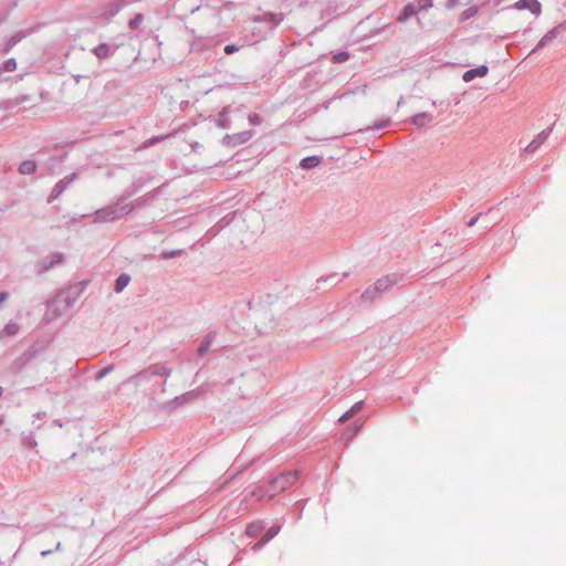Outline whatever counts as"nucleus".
<instances>
[{
	"label": "nucleus",
	"mask_w": 566,
	"mask_h": 566,
	"mask_svg": "<svg viewBox=\"0 0 566 566\" xmlns=\"http://www.w3.org/2000/svg\"><path fill=\"white\" fill-rule=\"evenodd\" d=\"M146 180L143 178H138L133 181V193L138 191L144 185ZM132 196V192L127 195H123L119 200L112 206H106L101 209H97L94 212L95 222H112L119 220L126 216H128L134 210V205H122L127 198Z\"/></svg>",
	"instance_id": "obj_1"
},
{
	"label": "nucleus",
	"mask_w": 566,
	"mask_h": 566,
	"mask_svg": "<svg viewBox=\"0 0 566 566\" xmlns=\"http://www.w3.org/2000/svg\"><path fill=\"white\" fill-rule=\"evenodd\" d=\"M171 375V369L166 365H150L137 374L128 377L124 384L139 386L143 381L150 380L156 376H165L169 377Z\"/></svg>",
	"instance_id": "obj_2"
},
{
	"label": "nucleus",
	"mask_w": 566,
	"mask_h": 566,
	"mask_svg": "<svg viewBox=\"0 0 566 566\" xmlns=\"http://www.w3.org/2000/svg\"><path fill=\"white\" fill-rule=\"evenodd\" d=\"M298 479L297 471H287L279 474L269 480V489L271 493H269V499H273L276 494L287 490L292 486L296 480Z\"/></svg>",
	"instance_id": "obj_3"
},
{
	"label": "nucleus",
	"mask_w": 566,
	"mask_h": 566,
	"mask_svg": "<svg viewBox=\"0 0 566 566\" xmlns=\"http://www.w3.org/2000/svg\"><path fill=\"white\" fill-rule=\"evenodd\" d=\"M64 254L62 252H53L41 260H39L34 264V271L36 275H43L48 271L52 270L53 268L62 264L64 262Z\"/></svg>",
	"instance_id": "obj_4"
},
{
	"label": "nucleus",
	"mask_w": 566,
	"mask_h": 566,
	"mask_svg": "<svg viewBox=\"0 0 566 566\" xmlns=\"http://www.w3.org/2000/svg\"><path fill=\"white\" fill-rule=\"evenodd\" d=\"M136 0H109L108 2H105L102 4L99 11L101 15L109 20L111 18L115 17L124 7L135 2Z\"/></svg>",
	"instance_id": "obj_5"
},
{
	"label": "nucleus",
	"mask_w": 566,
	"mask_h": 566,
	"mask_svg": "<svg viewBox=\"0 0 566 566\" xmlns=\"http://www.w3.org/2000/svg\"><path fill=\"white\" fill-rule=\"evenodd\" d=\"M254 136V132L251 129L243 130L235 134H227L222 138V144L227 147H237L248 143Z\"/></svg>",
	"instance_id": "obj_6"
},
{
	"label": "nucleus",
	"mask_w": 566,
	"mask_h": 566,
	"mask_svg": "<svg viewBox=\"0 0 566 566\" xmlns=\"http://www.w3.org/2000/svg\"><path fill=\"white\" fill-rule=\"evenodd\" d=\"M38 354L35 348H29L20 356H18L10 365V371L13 374L20 373Z\"/></svg>",
	"instance_id": "obj_7"
},
{
	"label": "nucleus",
	"mask_w": 566,
	"mask_h": 566,
	"mask_svg": "<svg viewBox=\"0 0 566 566\" xmlns=\"http://www.w3.org/2000/svg\"><path fill=\"white\" fill-rule=\"evenodd\" d=\"M77 174L73 172L63 179L59 180L52 189V192L49 198V202L57 199L67 188L76 179Z\"/></svg>",
	"instance_id": "obj_8"
},
{
	"label": "nucleus",
	"mask_w": 566,
	"mask_h": 566,
	"mask_svg": "<svg viewBox=\"0 0 566 566\" xmlns=\"http://www.w3.org/2000/svg\"><path fill=\"white\" fill-rule=\"evenodd\" d=\"M253 21L256 23L265 24L266 30L272 31L282 22V17L271 12H266L260 15H255L253 18Z\"/></svg>",
	"instance_id": "obj_9"
},
{
	"label": "nucleus",
	"mask_w": 566,
	"mask_h": 566,
	"mask_svg": "<svg viewBox=\"0 0 566 566\" xmlns=\"http://www.w3.org/2000/svg\"><path fill=\"white\" fill-rule=\"evenodd\" d=\"M397 282L398 275L391 274L378 279L373 285L381 296L384 293L389 292Z\"/></svg>",
	"instance_id": "obj_10"
},
{
	"label": "nucleus",
	"mask_w": 566,
	"mask_h": 566,
	"mask_svg": "<svg viewBox=\"0 0 566 566\" xmlns=\"http://www.w3.org/2000/svg\"><path fill=\"white\" fill-rule=\"evenodd\" d=\"M554 125L547 127L546 129L542 130L539 134H537L533 140L525 147V151L527 153H534L536 151L549 137V135L553 132Z\"/></svg>",
	"instance_id": "obj_11"
},
{
	"label": "nucleus",
	"mask_w": 566,
	"mask_h": 566,
	"mask_svg": "<svg viewBox=\"0 0 566 566\" xmlns=\"http://www.w3.org/2000/svg\"><path fill=\"white\" fill-rule=\"evenodd\" d=\"M564 30L563 25H557L551 29L544 36L538 41L536 46L532 50L531 54L547 46L553 40H555L560 32Z\"/></svg>",
	"instance_id": "obj_12"
},
{
	"label": "nucleus",
	"mask_w": 566,
	"mask_h": 566,
	"mask_svg": "<svg viewBox=\"0 0 566 566\" xmlns=\"http://www.w3.org/2000/svg\"><path fill=\"white\" fill-rule=\"evenodd\" d=\"M514 8L517 10H530L535 15H539L542 12V6L538 0H518L514 3Z\"/></svg>",
	"instance_id": "obj_13"
},
{
	"label": "nucleus",
	"mask_w": 566,
	"mask_h": 566,
	"mask_svg": "<svg viewBox=\"0 0 566 566\" xmlns=\"http://www.w3.org/2000/svg\"><path fill=\"white\" fill-rule=\"evenodd\" d=\"M32 30H21L15 32L13 35H11L3 48V52L7 53L11 49H13L19 42H21L24 38H27L29 34H31Z\"/></svg>",
	"instance_id": "obj_14"
},
{
	"label": "nucleus",
	"mask_w": 566,
	"mask_h": 566,
	"mask_svg": "<svg viewBox=\"0 0 566 566\" xmlns=\"http://www.w3.org/2000/svg\"><path fill=\"white\" fill-rule=\"evenodd\" d=\"M489 73V67L486 65H480L474 69H470L464 72L462 78L464 82H471L475 77H483Z\"/></svg>",
	"instance_id": "obj_15"
},
{
	"label": "nucleus",
	"mask_w": 566,
	"mask_h": 566,
	"mask_svg": "<svg viewBox=\"0 0 566 566\" xmlns=\"http://www.w3.org/2000/svg\"><path fill=\"white\" fill-rule=\"evenodd\" d=\"M269 493H271L269 485H259L253 491H251L248 495L244 496V502H248V497H255L256 501H270Z\"/></svg>",
	"instance_id": "obj_16"
},
{
	"label": "nucleus",
	"mask_w": 566,
	"mask_h": 566,
	"mask_svg": "<svg viewBox=\"0 0 566 566\" xmlns=\"http://www.w3.org/2000/svg\"><path fill=\"white\" fill-rule=\"evenodd\" d=\"M432 120H433V116L426 112L416 114L410 118V122L418 128L424 127Z\"/></svg>",
	"instance_id": "obj_17"
},
{
	"label": "nucleus",
	"mask_w": 566,
	"mask_h": 566,
	"mask_svg": "<svg viewBox=\"0 0 566 566\" xmlns=\"http://www.w3.org/2000/svg\"><path fill=\"white\" fill-rule=\"evenodd\" d=\"M230 107H223L217 116V126L222 129H228L231 127V123L229 120Z\"/></svg>",
	"instance_id": "obj_18"
},
{
	"label": "nucleus",
	"mask_w": 566,
	"mask_h": 566,
	"mask_svg": "<svg viewBox=\"0 0 566 566\" xmlns=\"http://www.w3.org/2000/svg\"><path fill=\"white\" fill-rule=\"evenodd\" d=\"M214 339H216V332H209L203 337V340L201 342L200 346L198 347V350H197L198 355L202 356L206 353H208L210 350V346Z\"/></svg>",
	"instance_id": "obj_19"
},
{
	"label": "nucleus",
	"mask_w": 566,
	"mask_h": 566,
	"mask_svg": "<svg viewBox=\"0 0 566 566\" xmlns=\"http://www.w3.org/2000/svg\"><path fill=\"white\" fill-rule=\"evenodd\" d=\"M380 294L376 289H374V285H369L360 295V301L364 303H371L375 300L379 298Z\"/></svg>",
	"instance_id": "obj_20"
},
{
	"label": "nucleus",
	"mask_w": 566,
	"mask_h": 566,
	"mask_svg": "<svg viewBox=\"0 0 566 566\" xmlns=\"http://www.w3.org/2000/svg\"><path fill=\"white\" fill-rule=\"evenodd\" d=\"M197 397H198V392H197V391H195V390H191V391H188V392H186V394H184V395H181V396H177V397L171 401V403H172L174 406H176V407H177V406H181V405H184V403H186V402H189V401H191V400L196 399Z\"/></svg>",
	"instance_id": "obj_21"
},
{
	"label": "nucleus",
	"mask_w": 566,
	"mask_h": 566,
	"mask_svg": "<svg viewBox=\"0 0 566 566\" xmlns=\"http://www.w3.org/2000/svg\"><path fill=\"white\" fill-rule=\"evenodd\" d=\"M418 10L419 9L415 4H412V3L407 4L403 8L402 13L397 18V21L401 22V23L406 22L408 19L413 17L418 12Z\"/></svg>",
	"instance_id": "obj_22"
},
{
	"label": "nucleus",
	"mask_w": 566,
	"mask_h": 566,
	"mask_svg": "<svg viewBox=\"0 0 566 566\" xmlns=\"http://www.w3.org/2000/svg\"><path fill=\"white\" fill-rule=\"evenodd\" d=\"M94 54L97 59L104 60L111 56L114 52L111 51V48L107 43H101L93 50Z\"/></svg>",
	"instance_id": "obj_23"
},
{
	"label": "nucleus",
	"mask_w": 566,
	"mask_h": 566,
	"mask_svg": "<svg viewBox=\"0 0 566 566\" xmlns=\"http://www.w3.org/2000/svg\"><path fill=\"white\" fill-rule=\"evenodd\" d=\"M130 275L127 273H122L115 281L114 291L116 293H120L129 284Z\"/></svg>",
	"instance_id": "obj_24"
},
{
	"label": "nucleus",
	"mask_w": 566,
	"mask_h": 566,
	"mask_svg": "<svg viewBox=\"0 0 566 566\" xmlns=\"http://www.w3.org/2000/svg\"><path fill=\"white\" fill-rule=\"evenodd\" d=\"M319 164H321V157L307 156L301 160L300 166L303 169H312V168L317 167Z\"/></svg>",
	"instance_id": "obj_25"
},
{
	"label": "nucleus",
	"mask_w": 566,
	"mask_h": 566,
	"mask_svg": "<svg viewBox=\"0 0 566 566\" xmlns=\"http://www.w3.org/2000/svg\"><path fill=\"white\" fill-rule=\"evenodd\" d=\"M364 406V401H358L352 406L350 409H348L344 415L339 417L340 422H345L349 420L352 417H354Z\"/></svg>",
	"instance_id": "obj_26"
},
{
	"label": "nucleus",
	"mask_w": 566,
	"mask_h": 566,
	"mask_svg": "<svg viewBox=\"0 0 566 566\" xmlns=\"http://www.w3.org/2000/svg\"><path fill=\"white\" fill-rule=\"evenodd\" d=\"M36 170V163L34 160H24L19 166V172L22 175H31Z\"/></svg>",
	"instance_id": "obj_27"
},
{
	"label": "nucleus",
	"mask_w": 566,
	"mask_h": 566,
	"mask_svg": "<svg viewBox=\"0 0 566 566\" xmlns=\"http://www.w3.org/2000/svg\"><path fill=\"white\" fill-rule=\"evenodd\" d=\"M30 99H31V97L29 95H27V94L15 96V97L7 101L6 108H10V107H14V106L21 105L23 103L29 102Z\"/></svg>",
	"instance_id": "obj_28"
},
{
	"label": "nucleus",
	"mask_w": 566,
	"mask_h": 566,
	"mask_svg": "<svg viewBox=\"0 0 566 566\" xmlns=\"http://www.w3.org/2000/svg\"><path fill=\"white\" fill-rule=\"evenodd\" d=\"M263 530V525L261 522H254L248 525L247 527V535L250 537H256Z\"/></svg>",
	"instance_id": "obj_29"
},
{
	"label": "nucleus",
	"mask_w": 566,
	"mask_h": 566,
	"mask_svg": "<svg viewBox=\"0 0 566 566\" xmlns=\"http://www.w3.org/2000/svg\"><path fill=\"white\" fill-rule=\"evenodd\" d=\"M478 12H479V8L478 7H475V6L469 7L468 9H465L461 13V15L459 18V21L460 22H465V21L474 18L478 14Z\"/></svg>",
	"instance_id": "obj_30"
},
{
	"label": "nucleus",
	"mask_w": 566,
	"mask_h": 566,
	"mask_svg": "<svg viewBox=\"0 0 566 566\" xmlns=\"http://www.w3.org/2000/svg\"><path fill=\"white\" fill-rule=\"evenodd\" d=\"M15 69L17 61L14 57H10L0 65V74L3 72H13Z\"/></svg>",
	"instance_id": "obj_31"
},
{
	"label": "nucleus",
	"mask_w": 566,
	"mask_h": 566,
	"mask_svg": "<svg viewBox=\"0 0 566 566\" xmlns=\"http://www.w3.org/2000/svg\"><path fill=\"white\" fill-rule=\"evenodd\" d=\"M280 532V526L277 525H273L271 526L270 528H268V531L265 532V534L263 535L261 542L262 543H266L269 542L270 539H272L273 537H275Z\"/></svg>",
	"instance_id": "obj_32"
},
{
	"label": "nucleus",
	"mask_w": 566,
	"mask_h": 566,
	"mask_svg": "<svg viewBox=\"0 0 566 566\" xmlns=\"http://www.w3.org/2000/svg\"><path fill=\"white\" fill-rule=\"evenodd\" d=\"M154 198V195L153 193H147L145 196H142L139 198H137L134 202H132L130 205H134V209L136 207H143V206H146L150 202V200Z\"/></svg>",
	"instance_id": "obj_33"
},
{
	"label": "nucleus",
	"mask_w": 566,
	"mask_h": 566,
	"mask_svg": "<svg viewBox=\"0 0 566 566\" xmlns=\"http://www.w3.org/2000/svg\"><path fill=\"white\" fill-rule=\"evenodd\" d=\"M391 120L389 118H385L378 122H375L371 126H369L367 129L371 130H379L382 128H386L390 125Z\"/></svg>",
	"instance_id": "obj_34"
},
{
	"label": "nucleus",
	"mask_w": 566,
	"mask_h": 566,
	"mask_svg": "<svg viewBox=\"0 0 566 566\" xmlns=\"http://www.w3.org/2000/svg\"><path fill=\"white\" fill-rule=\"evenodd\" d=\"M114 370V365H108L105 368L101 369L95 375V380H102L104 377H106L108 374H111Z\"/></svg>",
	"instance_id": "obj_35"
},
{
	"label": "nucleus",
	"mask_w": 566,
	"mask_h": 566,
	"mask_svg": "<svg viewBox=\"0 0 566 566\" xmlns=\"http://www.w3.org/2000/svg\"><path fill=\"white\" fill-rule=\"evenodd\" d=\"M181 253H182V250H169V251H163L160 256L164 260H168V259L177 258V256L181 255Z\"/></svg>",
	"instance_id": "obj_36"
},
{
	"label": "nucleus",
	"mask_w": 566,
	"mask_h": 566,
	"mask_svg": "<svg viewBox=\"0 0 566 566\" xmlns=\"http://www.w3.org/2000/svg\"><path fill=\"white\" fill-rule=\"evenodd\" d=\"M23 444L27 448H35L38 446V442L35 440V437L33 436V433H30V434L23 437Z\"/></svg>",
	"instance_id": "obj_37"
},
{
	"label": "nucleus",
	"mask_w": 566,
	"mask_h": 566,
	"mask_svg": "<svg viewBox=\"0 0 566 566\" xmlns=\"http://www.w3.org/2000/svg\"><path fill=\"white\" fill-rule=\"evenodd\" d=\"M144 15L142 13H137L128 23L129 28L132 30H135L138 28V25L143 22Z\"/></svg>",
	"instance_id": "obj_38"
},
{
	"label": "nucleus",
	"mask_w": 566,
	"mask_h": 566,
	"mask_svg": "<svg viewBox=\"0 0 566 566\" xmlns=\"http://www.w3.org/2000/svg\"><path fill=\"white\" fill-rule=\"evenodd\" d=\"M167 136H155L143 143V148H148L159 142H163Z\"/></svg>",
	"instance_id": "obj_39"
},
{
	"label": "nucleus",
	"mask_w": 566,
	"mask_h": 566,
	"mask_svg": "<svg viewBox=\"0 0 566 566\" xmlns=\"http://www.w3.org/2000/svg\"><path fill=\"white\" fill-rule=\"evenodd\" d=\"M349 59V53L346 51L338 52L333 56V61L335 63H343L346 62Z\"/></svg>",
	"instance_id": "obj_40"
},
{
	"label": "nucleus",
	"mask_w": 566,
	"mask_h": 566,
	"mask_svg": "<svg viewBox=\"0 0 566 566\" xmlns=\"http://www.w3.org/2000/svg\"><path fill=\"white\" fill-rule=\"evenodd\" d=\"M3 331L6 332L7 335L13 336L18 333L19 325L15 323H9L6 325Z\"/></svg>",
	"instance_id": "obj_41"
},
{
	"label": "nucleus",
	"mask_w": 566,
	"mask_h": 566,
	"mask_svg": "<svg viewBox=\"0 0 566 566\" xmlns=\"http://www.w3.org/2000/svg\"><path fill=\"white\" fill-rule=\"evenodd\" d=\"M248 120L251 125H261L263 122L262 117L256 113L250 114Z\"/></svg>",
	"instance_id": "obj_42"
},
{
	"label": "nucleus",
	"mask_w": 566,
	"mask_h": 566,
	"mask_svg": "<svg viewBox=\"0 0 566 566\" xmlns=\"http://www.w3.org/2000/svg\"><path fill=\"white\" fill-rule=\"evenodd\" d=\"M70 292L71 291H67L66 292V296L64 298V302L66 304L67 307H71L75 304V302L77 301V297H78V294H75L73 296L70 295Z\"/></svg>",
	"instance_id": "obj_43"
},
{
	"label": "nucleus",
	"mask_w": 566,
	"mask_h": 566,
	"mask_svg": "<svg viewBox=\"0 0 566 566\" xmlns=\"http://www.w3.org/2000/svg\"><path fill=\"white\" fill-rule=\"evenodd\" d=\"M433 0H418V9L426 10L432 7Z\"/></svg>",
	"instance_id": "obj_44"
},
{
	"label": "nucleus",
	"mask_w": 566,
	"mask_h": 566,
	"mask_svg": "<svg viewBox=\"0 0 566 566\" xmlns=\"http://www.w3.org/2000/svg\"><path fill=\"white\" fill-rule=\"evenodd\" d=\"M239 51V46L235 45V44H228L226 45L224 48V52L226 54L230 55V54H233L234 52Z\"/></svg>",
	"instance_id": "obj_45"
},
{
	"label": "nucleus",
	"mask_w": 566,
	"mask_h": 566,
	"mask_svg": "<svg viewBox=\"0 0 566 566\" xmlns=\"http://www.w3.org/2000/svg\"><path fill=\"white\" fill-rule=\"evenodd\" d=\"M481 216H482V213H479V214H476L475 217H473V218L468 222V224H467V226H468L469 228L473 227V226L478 222V220L481 218Z\"/></svg>",
	"instance_id": "obj_46"
},
{
	"label": "nucleus",
	"mask_w": 566,
	"mask_h": 566,
	"mask_svg": "<svg viewBox=\"0 0 566 566\" xmlns=\"http://www.w3.org/2000/svg\"><path fill=\"white\" fill-rule=\"evenodd\" d=\"M459 0H446V7L452 9L458 4Z\"/></svg>",
	"instance_id": "obj_47"
},
{
	"label": "nucleus",
	"mask_w": 566,
	"mask_h": 566,
	"mask_svg": "<svg viewBox=\"0 0 566 566\" xmlns=\"http://www.w3.org/2000/svg\"><path fill=\"white\" fill-rule=\"evenodd\" d=\"M9 298L8 292H0V305Z\"/></svg>",
	"instance_id": "obj_48"
},
{
	"label": "nucleus",
	"mask_w": 566,
	"mask_h": 566,
	"mask_svg": "<svg viewBox=\"0 0 566 566\" xmlns=\"http://www.w3.org/2000/svg\"><path fill=\"white\" fill-rule=\"evenodd\" d=\"M363 424L361 423H355V427H354V430H353V434H357L359 432V430L361 429Z\"/></svg>",
	"instance_id": "obj_49"
},
{
	"label": "nucleus",
	"mask_w": 566,
	"mask_h": 566,
	"mask_svg": "<svg viewBox=\"0 0 566 566\" xmlns=\"http://www.w3.org/2000/svg\"><path fill=\"white\" fill-rule=\"evenodd\" d=\"M51 553H52V551H51V549L42 551V552H41V556H42V557H46V556H49Z\"/></svg>",
	"instance_id": "obj_50"
},
{
	"label": "nucleus",
	"mask_w": 566,
	"mask_h": 566,
	"mask_svg": "<svg viewBox=\"0 0 566 566\" xmlns=\"http://www.w3.org/2000/svg\"><path fill=\"white\" fill-rule=\"evenodd\" d=\"M60 549H61V543H60V542H57V543H56V546H55V551H60Z\"/></svg>",
	"instance_id": "obj_51"
},
{
	"label": "nucleus",
	"mask_w": 566,
	"mask_h": 566,
	"mask_svg": "<svg viewBox=\"0 0 566 566\" xmlns=\"http://www.w3.org/2000/svg\"><path fill=\"white\" fill-rule=\"evenodd\" d=\"M44 415H45L44 412H36V413H35V417L40 418V417H42V416H44Z\"/></svg>",
	"instance_id": "obj_52"
},
{
	"label": "nucleus",
	"mask_w": 566,
	"mask_h": 566,
	"mask_svg": "<svg viewBox=\"0 0 566 566\" xmlns=\"http://www.w3.org/2000/svg\"><path fill=\"white\" fill-rule=\"evenodd\" d=\"M191 146H192V148L195 149V148H198V147H199V144H198V143H195V144H192Z\"/></svg>",
	"instance_id": "obj_53"
},
{
	"label": "nucleus",
	"mask_w": 566,
	"mask_h": 566,
	"mask_svg": "<svg viewBox=\"0 0 566 566\" xmlns=\"http://www.w3.org/2000/svg\"><path fill=\"white\" fill-rule=\"evenodd\" d=\"M402 104V97H400V99L398 101V106Z\"/></svg>",
	"instance_id": "obj_54"
},
{
	"label": "nucleus",
	"mask_w": 566,
	"mask_h": 566,
	"mask_svg": "<svg viewBox=\"0 0 566 566\" xmlns=\"http://www.w3.org/2000/svg\"><path fill=\"white\" fill-rule=\"evenodd\" d=\"M2 394H3V388L0 387V397L2 396Z\"/></svg>",
	"instance_id": "obj_55"
},
{
	"label": "nucleus",
	"mask_w": 566,
	"mask_h": 566,
	"mask_svg": "<svg viewBox=\"0 0 566 566\" xmlns=\"http://www.w3.org/2000/svg\"><path fill=\"white\" fill-rule=\"evenodd\" d=\"M2 422H3V420H2V418L0 417V424H2Z\"/></svg>",
	"instance_id": "obj_56"
}]
</instances>
